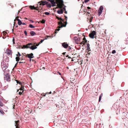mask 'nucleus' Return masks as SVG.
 <instances>
[{"instance_id":"nucleus-15","label":"nucleus","mask_w":128,"mask_h":128,"mask_svg":"<svg viewBox=\"0 0 128 128\" xmlns=\"http://www.w3.org/2000/svg\"><path fill=\"white\" fill-rule=\"evenodd\" d=\"M30 45H32V46L34 45H33V43H28V44H27L26 45H24V47L25 48H26V47H28V46H30Z\"/></svg>"},{"instance_id":"nucleus-12","label":"nucleus","mask_w":128,"mask_h":128,"mask_svg":"<svg viewBox=\"0 0 128 128\" xmlns=\"http://www.w3.org/2000/svg\"><path fill=\"white\" fill-rule=\"evenodd\" d=\"M62 46L64 48H67L68 46V45L65 42H64L62 44Z\"/></svg>"},{"instance_id":"nucleus-34","label":"nucleus","mask_w":128,"mask_h":128,"mask_svg":"<svg viewBox=\"0 0 128 128\" xmlns=\"http://www.w3.org/2000/svg\"><path fill=\"white\" fill-rule=\"evenodd\" d=\"M16 56H18V57H19L20 56V53L19 52H18V54L16 55Z\"/></svg>"},{"instance_id":"nucleus-55","label":"nucleus","mask_w":128,"mask_h":128,"mask_svg":"<svg viewBox=\"0 0 128 128\" xmlns=\"http://www.w3.org/2000/svg\"><path fill=\"white\" fill-rule=\"evenodd\" d=\"M23 25H26V24L25 23H22V24Z\"/></svg>"},{"instance_id":"nucleus-44","label":"nucleus","mask_w":128,"mask_h":128,"mask_svg":"<svg viewBox=\"0 0 128 128\" xmlns=\"http://www.w3.org/2000/svg\"><path fill=\"white\" fill-rule=\"evenodd\" d=\"M22 8L20 10H19L18 11V14L20 12V11L22 10Z\"/></svg>"},{"instance_id":"nucleus-52","label":"nucleus","mask_w":128,"mask_h":128,"mask_svg":"<svg viewBox=\"0 0 128 128\" xmlns=\"http://www.w3.org/2000/svg\"><path fill=\"white\" fill-rule=\"evenodd\" d=\"M64 10L65 11V12H64V13H65L66 14H67V12L66 11V10Z\"/></svg>"},{"instance_id":"nucleus-21","label":"nucleus","mask_w":128,"mask_h":128,"mask_svg":"<svg viewBox=\"0 0 128 128\" xmlns=\"http://www.w3.org/2000/svg\"><path fill=\"white\" fill-rule=\"evenodd\" d=\"M16 60L18 62L20 60V58L19 57H16Z\"/></svg>"},{"instance_id":"nucleus-26","label":"nucleus","mask_w":128,"mask_h":128,"mask_svg":"<svg viewBox=\"0 0 128 128\" xmlns=\"http://www.w3.org/2000/svg\"><path fill=\"white\" fill-rule=\"evenodd\" d=\"M24 92V90L22 91V92L21 91L20 92H18L19 94L20 95H21Z\"/></svg>"},{"instance_id":"nucleus-38","label":"nucleus","mask_w":128,"mask_h":128,"mask_svg":"<svg viewBox=\"0 0 128 128\" xmlns=\"http://www.w3.org/2000/svg\"><path fill=\"white\" fill-rule=\"evenodd\" d=\"M19 18V16H17V17H16V19L14 20V21H15V20H17V19H18V18Z\"/></svg>"},{"instance_id":"nucleus-51","label":"nucleus","mask_w":128,"mask_h":128,"mask_svg":"<svg viewBox=\"0 0 128 128\" xmlns=\"http://www.w3.org/2000/svg\"><path fill=\"white\" fill-rule=\"evenodd\" d=\"M87 8L88 9H90V7H89L88 6V7H87Z\"/></svg>"},{"instance_id":"nucleus-8","label":"nucleus","mask_w":128,"mask_h":128,"mask_svg":"<svg viewBox=\"0 0 128 128\" xmlns=\"http://www.w3.org/2000/svg\"><path fill=\"white\" fill-rule=\"evenodd\" d=\"M37 47L34 45H32L31 46H28V47H26V48H30L32 50H34L37 48Z\"/></svg>"},{"instance_id":"nucleus-57","label":"nucleus","mask_w":128,"mask_h":128,"mask_svg":"<svg viewBox=\"0 0 128 128\" xmlns=\"http://www.w3.org/2000/svg\"><path fill=\"white\" fill-rule=\"evenodd\" d=\"M66 57H68V55H67L66 56Z\"/></svg>"},{"instance_id":"nucleus-32","label":"nucleus","mask_w":128,"mask_h":128,"mask_svg":"<svg viewBox=\"0 0 128 128\" xmlns=\"http://www.w3.org/2000/svg\"><path fill=\"white\" fill-rule=\"evenodd\" d=\"M47 4V7H48L50 8L51 7V5L50 4Z\"/></svg>"},{"instance_id":"nucleus-28","label":"nucleus","mask_w":128,"mask_h":128,"mask_svg":"<svg viewBox=\"0 0 128 128\" xmlns=\"http://www.w3.org/2000/svg\"><path fill=\"white\" fill-rule=\"evenodd\" d=\"M2 34L3 35H6L7 34V33L5 31H4L2 32Z\"/></svg>"},{"instance_id":"nucleus-31","label":"nucleus","mask_w":128,"mask_h":128,"mask_svg":"<svg viewBox=\"0 0 128 128\" xmlns=\"http://www.w3.org/2000/svg\"><path fill=\"white\" fill-rule=\"evenodd\" d=\"M80 44H83V45H84V41H83L82 42H81L80 43Z\"/></svg>"},{"instance_id":"nucleus-35","label":"nucleus","mask_w":128,"mask_h":128,"mask_svg":"<svg viewBox=\"0 0 128 128\" xmlns=\"http://www.w3.org/2000/svg\"><path fill=\"white\" fill-rule=\"evenodd\" d=\"M44 40H42L40 42H39L40 44L41 43H42V42L44 41Z\"/></svg>"},{"instance_id":"nucleus-60","label":"nucleus","mask_w":128,"mask_h":128,"mask_svg":"<svg viewBox=\"0 0 128 128\" xmlns=\"http://www.w3.org/2000/svg\"><path fill=\"white\" fill-rule=\"evenodd\" d=\"M70 49H71V48H69L68 49L69 50H70Z\"/></svg>"},{"instance_id":"nucleus-9","label":"nucleus","mask_w":128,"mask_h":128,"mask_svg":"<svg viewBox=\"0 0 128 128\" xmlns=\"http://www.w3.org/2000/svg\"><path fill=\"white\" fill-rule=\"evenodd\" d=\"M19 121L18 120L17 121H15V126L16 127V128H20V125L19 124Z\"/></svg>"},{"instance_id":"nucleus-33","label":"nucleus","mask_w":128,"mask_h":128,"mask_svg":"<svg viewBox=\"0 0 128 128\" xmlns=\"http://www.w3.org/2000/svg\"><path fill=\"white\" fill-rule=\"evenodd\" d=\"M116 53V51L115 50H113L112 51V53L113 54H115Z\"/></svg>"},{"instance_id":"nucleus-5","label":"nucleus","mask_w":128,"mask_h":128,"mask_svg":"<svg viewBox=\"0 0 128 128\" xmlns=\"http://www.w3.org/2000/svg\"><path fill=\"white\" fill-rule=\"evenodd\" d=\"M96 32L94 31H93L89 34V36L92 38H96V36L94 37L95 35H96Z\"/></svg>"},{"instance_id":"nucleus-61","label":"nucleus","mask_w":128,"mask_h":128,"mask_svg":"<svg viewBox=\"0 0 128 128\" xmlns=\"http://www.w3.org/2000/svg\"><path fill=\"white\" fill-rule=\"evenodd\" d=\"M52 93V92H49V94H51Z\"/></svg>"},{"instance_id":"nucleus-54","label":"nucleus","mask_w":128,"mask_h":128,"mask_svg":"<svg viewBox=\"0 0 128 128\" xmlns=\"http://www.w3.org/2000/svg\"><path fill=\"white\" fill-rule=\"evenodd\" d=\"M66 52H63V53H62V54H63V55H65V54H66Z\"/></svg>"},{"instance_id":"nucleus-23","label":"nucleus","mask_w":128,"mask_h":128,"mask_svg":"<svg viewBox=\"0 0 128 128\" xmlns=\"http://www.w3.org/2000/svg\"><path fill=\"white\" fill-rule=\"evenodd\" d=\"M24 87H22V86H21V87L19 89H18V90H17V92H18V91L19 90H24Z\"/></svg>"},{"instance_id":"nucleus-13","label":"nucleus","mask_w":128,"mask_h":128,"mask_svg":"<svg viewBox=\"0 0 128 128\" xmlns=\"http://www.w3.org/2000/svg\"><path fill=\"white\" fill-rule=\"evenodd\" d=\"M6 52L8 55H12V52L11 50H7L6 51Z\"/></svg>"},{"instance_id":"nucleus-10","label":"nucleus","mask_w":128,"mask_h":128,"mask_svg":"<svg viewBox=\"0 0 128 128\" xmlns=\"http://www.w3.org/2000/svg\"><path fill=\"white\" fill-rule=\"evenodd\" d=\"M38 3H40L39 5L44 6L45 4H47L48 3V2L46 1H42L40 2H39Z\"/></svg>"},{"instance_id":"nucleus-40","label":"nucleus","mask_w":128,"mask_h":128,"mask_svg":"<svg viewBox=\"0 0 128 128\" xmlns=\"http://www.w3.org/2000/svg\"><path fill=\"white\" fill-rule=\"evenodd\" d=\"M40 44L39 42L38 44H36V46H36H36H38L39 45V44Z\"/></svg>"},{"instance_id":"nucleus-58","label":"nucleus","mask_w":128,"mask_h":128,"mask_svg":"<svg viewBox=\"0 0 128 128\" xmlns=\"http://www.w3.org/2000/svg\"><path fill=\"white\" fill-rule=\"evenodd\" d=\"M68 58H72L71 57H70V56H69L68 57Z\"/></svg>"},{"instance_id":"nucleus-43","label":"nucleus","mask_w":128,"mask_h":128,"mask_svg":"<svg viewBox=\"0 0 128 128\" xmlns=\"http://www.w3.org/2000/svg\"><path fill=\"white\" fill-rule=\"evenodd\" d=\"M16 80V82L17 84H20V83L17 80Z\"/></svg>"},{"instance_id":"nucleus-20","label":"nucleus","mask_w":128,"mask_h":128,"mask_svg":"<svg viewBox=\"0 0 128 128\" xmlns=\"http://www.w3.org/2000/svg\"><path fill=\"white\" fill-rule=\"evenodd\" d=\"M103 94H101L100 95L99 99V102H100L101 100L102 97V96Z\"/></svg>"},{"instance_id":"nucleus-27","label":"nucleus","mask_w":128,"mask_h":128,"mask_svg":"<svg viewBox=\"0 0 128 128\" xmlns=\"http://www.w3.org/2000/svg\"><path fill=\"white\" fill-rule=\"evenodd\" d=\"M45 20H42L41 21V22L42 24H44L45 23Z\"/></svg>"},{"instance_id":"nucleus-49","label":"nucleus","mask_w":128,"mask_h":128,"mask_svg":"<svg viewBox=\"0 0 128 128\" xmlns=\"http://www.w3.org/2000/svg\"><path fill=\"white\" fill-rule=\"evenodd\" d=\"M24 59L23 58H20V60H22Z\"/></svg>"},{"instance_id":"nucleus-64","label":"nucleus","mask_w":128,"mask_h":128,"mask_svg":"<svg viewBox=\"0 0 128 128\" xmlns=\"http://www.w3.org/2000/svg\"><path fill=\"white\" fill-rule=\"evenodd\" d=\"M71 61H73V60L72 59V60H71Z\"/></svg>"},{"instance_id":"nucleus-2","label":"nucleus","mask_w":128,"mask_h":128,"mask_svg":"<svg viewBox=\"0 0 128 128\" xmlns=\"http://www.w3.org/2000/svg\"><path fill=\"white\" fill-rule=\"evenodd\" d=\"M58 20H60V22H58V24L60 26H58L59 28L66 27L67 22H64L65 19H63L61 18H59Z\"/></svg>"},{"instance_id":"nucleus-14","label":"nucleus","mask_w":128,"mask_h":128,"mask_svg":"<svg viewBox=\"0 0 128 128\" xmlns=\"http://www.w3.org/2000/svg\"><path fill=\"white\" fill-rule=\"evenodd\" d=\"M87 50H88V53L89 54H90V53H88L89 52L90 50V44H87Z\"/></svg>"},{"instance_id":"nucleus-39","label":"nucleus","mask_w":128,"mask_h":128,"mask_svg":"<svg viewBox=\"0 0 128 128\" xmlns=\"http://www.w3.org/2000/svg\"><path fill=\"white\" fill-rule=\"evenodd\" d=\"M64 17L65 18V19L66 20V21L65 22H67V17L66 16H64Z\"/></svg>"},{"instance_id":"nucleus-30","label":"nucleus","mask_w":128,"mask_h":128,"mask_svg":"<svg viewBox=\"0 0 128 128\" xmlns=\"http://www.w3.org/2000/svg\"><path fill=\"white\" fill-rule=\"evenodd\" d=\"M24 33L26 36H28L27 32L26 30H24Z\"/></svg>"},{"instance_id":"nucleus-50","label":"nucleus","mask_w":128,"mask_h":128,"mask_svg":"<svg viewBox=\"0 0 128 128\" xmlns=\"http://www.w3.org/2000/svg\"><path fill=\"white\" fill-rule=\"evenodd\" d=\"M53 0H47L48 1H50L51 2H52V1Z\"/></svg>"},{"instance_id":"nucleus-4","label":"nucleus","mask_w":128,"mask_h":128,"mask_svg":"<svg viewBox=\"0 0 128 128\" xmlns=\"http://www.w3.org/2000/svg\"><path fill=\"white\" fill-rule=\"evenodd\" d=\"M4 80H6L8 82L10 81V76L8 74H6L4 76Z\"/></svg>"},{"instance_id":"nucleus-62","label":"nucleus","mask_w":128,"mask_h":128,"mask_svg":"<svg viewBox=\"0 0 128 128\" xmlns=\"http://www.w3.org/2000/svg\"><path fill=\"white\" fill-rule=\"evenodd\" d=\"M30 61H31V58H30Z\"/></svg>"},{"instance_id":"nucleus-37","label":"nucleus","mask_w":128,"mask_h":128,"mask_svg":"<svg viewBox=\"0 0 128 128\" xmlns=\"http://www.w3.org/2000/svg\"><path fill=\"white\" fill-rule=\"evenodd\" d=\"M90 0H84V2L85 3H86L88 2Z\"/></svg>"},{"instance_id":"nucleus-53","label":"nucleus","mask_w":128,"mask_h":128,"mask_svg":"<svg viewBox=\"0 0 128 128\" xmlns=\"http://www.w3.org/2000/svg\"><path fill=\"white\" fill-rule=\"evenodd\" d=\"M56 18L57 19H58L59 18V17L58 16H56Z\"/></svg>"},{"instance_id":"nucleus-22","label":"nucleus","mask_w":128,"mask_h":128,"mask_svg":"<svg viewBox=\"0 0 128 128\" xmlns=\"http://www.w3.org/2000/svg\"><path fill=\"white\" fill-rule=\"evenodd\" d=\"M29 27L31 28H34L35 26H33L32 24H30L29 25Z\"/></svg>"},{"instance_id":"nucleus-36","label":"nucleus","mask_w":128,"mask_h":128,"mask_svg":"<svg viewBox=\"0 0 128 128\" xmlns=\"http://www.w3.org/2000/svg\"><path fill=\"white\" fill-rule=\"evenodd\" d=\"M19 63H20V64H21V63H25V62H24V61H22V62H19Z\"/></svg>"},{"instance_id":"nucleus-48","label":"nucleus","mask_w":128,"mask_h":128,"mask_svg":"<svg viewBox=\"0 0 128 128\" xmlns=\"http://www.w3.org/2000/svg\"><path fill=\"white\" fill-rule=\"evenodd\" d=\"M83 41H84V40H86V38L85 37H84L83 38Z\"/></svg>"},{"instance_id":"nucleus-56","label":"nucleus","mask_w":128,"mask_h":128,"mask_svg":"<svg viewBox=\"0 0 128 128\" xmlns=\"http://www.w3.org/2000/svg\"><path fill=\"white\" fill-rule=\"evenodd\" d=\"M58 73L60 75H61V73L59 72H58Z\"/></svg>"},{"instance_id":"nucleus-11","label":"nucleus","mask_w":128,"mask_h":128,"mask_svg":"<svg viewBox=\"0 0 128 128\" xmlns=\"http://www.w3.org/2000/svg\"><path fill=\"white\" fill-rule=\"evenodd\" d=\"M29 8L31 10H38V7H35L34 6H29Z\"/></svg>"},{"instance_id":"nucleus-45","label":"nucleus","mask_w":128,"mask_h":128,"mask_svg":"<svg viewBox=\"0 0 128 128\" xmlns=\"http://www.w3.org/2000/svg\"><path fill=\"white\" fill-rule=\"evenodd\" d=\"M30 21L32 23H33L34 22V21L32 20H30Z\"/></svg>"},{"instance_id":"nucleus-24","label":"nucleus","mask_w":128,"mask_h":128,"mask_svg":"<svg viewBox=\"0 0 128 128\" xmlns=\"http://www.w3.org/2000/svg\"><path fill=\"white\" fill-rule=\"evenodd\" d=\"M53 36H47L44 39V40H46L47 39V38H48V37H50V38H52L53 37Z\"/></svg>"},{"instance_id":"nucleus-16","label":"nucleus","mask_w":128,"mask_h":128,"mask_svg":"<svg viewBox=\"0 0 128 128\" xmlns=\"http://www.w3.org/2000/svg\"><path fill=\"white\" fill-rule=\"evenodd\" d=\"M30 33L32 36H33L36 34V33L33 31H30Z\"/></svg>"},{"instance_id":"nucleus-29","label":"nucleus","mask_w":128,"mask_h":128,"mask_svg":"<svg viewBox=\"0 0 128 128\" xmlns=\"http://www.w3.org/2000/svg\"><path fill=\"white\" fill-rule=\"evenodd\" d=\"M44 14L46 15H48L50 14V13L48 12H45L44 13Z\"/></svg>"},{"instance_id":"nucleus-42","label":"nucleus","mask_w":128,"mask_h":128,"mask_svg":"<svg viewBox=\"0 0 128 128\" xmlns=\"http://www.w3.org/2000/svg\"><path fill=\"white\" fill-rule=\"evenodd\" d=\"M13 44H14V43H15V42H14V38H13Z\"/></svg>"},{"instance_id":"nucleus-7","label":"nucleus","mask_w":128,"mask_h":128,"mask_svg":"<svg viewBox=\"0 0 128 128\" xmlns=\"http://www.w3.org/2000/svg\"><path fill=\"white\" fill-rule=\"evenodd\" d=\"M103 8H104L102 6H101L100 7L98 11V16H100L101 14Z\"/></svg>"},{"instance_id":"nucleus-41","label":"nucleus","mask_w":128,"mask_h":128,"mask_svg":"<svg viewBox=\"0 0 128 128\" xmlns=\"http://www.w3.org/2000/svg\"><path fill=\"white\" fill-rule=\"evenodd\" d=\"M87 42V40H84V44H85Z\"/></svg>"},{"instance_id":"nucleus-3","label":"nucleus","mask_w":128,"mask_h":128,"mask_svg":"<svg viewBox=\"0 0 128 128\" xmlns=\"http://www.w3.org/2000/svg\"><path fill=\"white\" fill-rule=\"evenodd\" d=\"M8 65L7 64L3 62L2 65V70L4 71L8 67Z\"/></svg>"},{"instance_id":"nucleus-46","label":"nucleus","mask_w":128,"mask_h":128,"mask_svg":"<svg viewBox=\"0 0 128 128\" xmlns=\"http://www.w3.org/2000/svg\"><path fill=\"white\" fill-rule=\"evenodd\" d=\"M58 29H56V30H57V31H59V30H60V29L59 28H59L58 27Z\"/></svg>"},{"instance_id":"nucleus-18","label":"nucleus","mask_w":128,"mask_h":128,"mask_svg":"<svg viewBox=\"0 0 128 128\" xmlns=\"http://www.w3.org/2000/svg\"><path fill=\"white\" fill-rule=\"evenodd\" d=\"M17 20L18 21V24L19 26H20L22 24V22L20 20L17 19Z\"/></svg>"},{"instance_id":"nucleus-17","label":"nucleus","mask_w":128,"mask_h":128,"mask_svg":"<svg viewBox=\"0 0 128 128\" xmlns=\"http://www.w3.org/2000/svg\"><path fill=\"white\" fill-rule=\"evenodd\" d=\"M54 0H53L52 2H51V3L52 4V6H56V2L54 1Z\"/></svg>"},{"instance_id":"nucleus-47","label":"nucleus","mask_w":128,"mask_h":128,"mask_svg":"<svg viewBox=\"0 0 128 128\" xmlns=\"http://www.w3.org/2000/svg\"><path fill=\"white\" fill-rule=\"evenodd\" d=\"M36 42H34V43H33V45H34L35 46H36Z\"/></svg>"},{"instance_id":"nucleus-63","label":"nucleus","mask_w":128,"mask_h":128,"mask_svg":"<svg viewBox=\"0 0 128 128\" xmlns=\"http://www.w3.org/2000/svg\"><path fill=\"white\" fill-rule=\"evenodd\" d=\"M12 32H13V31H14V29H12Z\"/></svg>"},{"instance_id":"nucleus-59","label":"nucleus","mask_w":128,"mask_h":128,"mask_svg":"<svg viewBox=\"0 0 128 128\" xmlns=\"http://www.w3.org/2000/svg\"><path fill=\"white\" fill-rule=\"evenodd\" d=\"M18 63V62H17L16 63V64H15V66H16L17 65V64Z\"/></svg>"},{"instance_id":"nucleus-6","label":"nucleus","mask_w":128,"mask_h":128,"mask_svg":"<svg viewBox=\"0 0 128 128\" xmlns=\"http://www.w3.org/2000/svg\"><path fill=\"white\" fill-rule=\"evenodd\" d=\"M23 56H25L26 57L28 58H33L34 57L33 56V54L32 53H31L30 54H28L24 55Z\"/></svg>"},{"instance_id":"nucleus-19","label":"nucleus","mask_w":128,"mask_h":128,"mask_svg":"<svg viewBox=\"0 0 128 128\" xmlns=\"http://www.w3.org/2000/svg\"><path fill=\"white\" fill-rule=\"evenodd\" d=\"M0 112L2 115H4V112L2 110L1 108H0Z\"/></svg>"},{"instance_id":"nucleus-25","label":"nucleus","mask_w":128,"mask_h":128,"mask_svg":"<svg viewBox=\"0 0 128 128\" xmlns=\"http://www.w3.org/2000/svg\"><path fill=\"white\" fill-rule=\"evenodd\" d=\"M4 104L2 103L1 101H0V107H2L3 106Z\"/></svg>"},{"instance_id":"nucleus-1","label":"nucleus","mask_w":128,"mask_h":128,"mask_svg":"<svg viewBox=\"0 0 128 128\" xmlns=\"http://www.w3.org/2000/svg\"><path fill=\"white\" fill-rule=\"evenodd\" d=\"M57 4L58 7H56V8H60V10L57 11V12L59 14H62L64 11L66 10L65 7L62 8L63 6H64L63 0H57Z\"/></svg>"}]
</instances>
